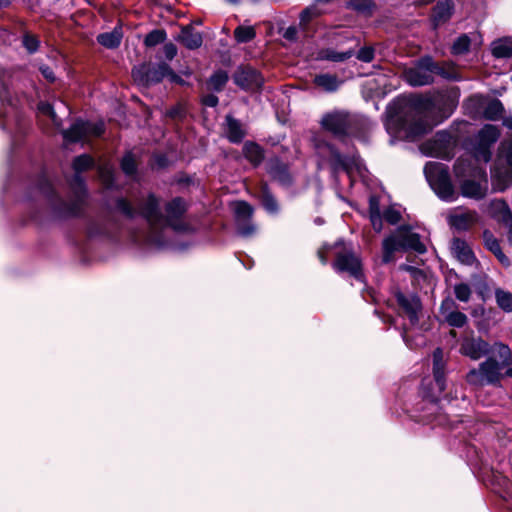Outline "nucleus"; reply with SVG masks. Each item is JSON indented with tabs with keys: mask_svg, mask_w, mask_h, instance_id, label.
Listing matches in <instances>:
<instances>
[{
	"mask_svg": "<svg viewBox=\"0 0 512 512\" xmlns=\"http://www.w3.org/2000/svg\"><path fill=\"white\" fill-rule=\"evenodd\" d=\"M116 208L128 218H133L138 214L142 215L150 225V232L146 236V242L159 248L167 245L163 238L166 227H171L177 232H183L188 229L187 224L182 220L186 211V204L181 198H175L167 203L166 216L161 214L159 201L152 194L138 208L133 207L124 198L117 200Z\"/></svg>",
	"mask_w": 512,
	"mask_h": 512,
	"instance_id": "1",
	"label": "nucleus"
},
{
	"mask_svg": "<svg viewBox=\"0 0 512 512\" xmlns=\"http://www.w3.org/2000/svg\"><path fill=\"white\" fill-rule=\"evenodd\" d=\"M431 112L430 100L422 101L414 107H407L399 102L394 103L387 111L386 130L397 138L414 140L442 122V119H431Z\"/></svg>",
	"mask_w": 512,
	"mask_h": 512,
	"instance_id": "2",
	"label": "nucleus"
},
{
	"mask_svg": "<svg viewBox=\"0 0 512 512\" xmlns=\"http://www.w3.org/2000/svg\"><path fill=\"white\" fill-rule=\"evenodd\" d=\"M454 174L460 182L464 197L480 200L488 191L486 171L475 165L470 158L460 157L454 165Z\"/></svg>",
	"mask_w": 512,
	"mask_h": 512,
	"instance_id": "3",
	"label": "nucleus"
},
{
	"mask_svg": "<svg viewBox=\"0 0 512 512\" xmlns=\"http://www.w3.org/2000/svg\"><path fill=\"white\" fill-rule=\"evenodd\" d=\"M315 148L323 159L329 161L334 171L344 170L350 178L355 173L360 177L364 176L366 168L358 155L353 154L349 157H343L332 145L324 141H317Z\"/></svg>",
	"mask_w": 512,
	"mask_h": 512,
	"instance_id": "4",
	"label": "nucleus"
},
{
	"mask_svg": "<svg viewBox=\"0 0 512 512\" xmlns=\"http://www.w3.org/2000/svg\"><path fill=\"white\" fill-rule=\"evenodd\" d=\"M424 173L430 187L444 201H454L457 193L451 182L448 167L438 162H428Z\"/></svg>",
	"mask_w": 512,
	"mask_h": 512,
	"instance_id": "5",
	"label": "nucleus"
},
{
	"mask_svg": "<svg viewBox=\"0 0 512 512\" xmlns=\"http://www.w3.org/2000/svg\"><path fill=\"white\" fill-rule=\"evenodd\" d=\"M503 366L492 357L481 362L478 368L471 369L466 375V381L472 386L482 387L484 385L499 386L504 378Z\"/></svg>",
	"mask_w": 512,
	"mask_h": 512,
	"instance_id": "6",
	"label": "nucleus"
},
{
	"mask_svg": "<svg viewBox=\"0 0 512 512\" xmlns=\"http://www.w3.org/2000/svg\"><path fill=\"white\" fill-rule=\"evenodd\" d=\"M444 74L443 69L437 66L430 57L420 59L413 67L405 69L404 78L411 86H424L434 81V75Z\"/></svg>",
	"mask_w": 512,
	"mask_h": 512,
	"instance_id": "7",
	"label": "nucleus"
},
{
	"mask_svg": "<svg viewBox=\"0 0 512 512\" xmlns=\"http://www.w3.org/2000/svg\"><path fill=\"white\" fill-rule=\"evenodd\" d=\"M132 74L134 79L143 85L156 84L164 78H168L172 83H183L182 79L172 71L170 66L163 62L147 68L134 69Z\"/></svg>",
	"mask_w": 512,
	"mask_h": 512,
	"instance_id": "8",
	"label": "nucleus"
},
{
	"mask_svg": "<svg viewBox=\"0 0 512 512\" xmlns=\"http://www.w3.org/2000/svg\"><path fill=\"white\" fill-rule=\"evenodd\" d=\"M457 139L448 131H439L433 139L425 142L421 146L423 153L442 159H449L453 156V149L456 146Z\"/></svg>",
	"mask_w": 512,
	"mask_h": 512,
	"instance_id": "9",
	"label": "nucleus"
},
{
	"mask_svg": "<svg viewBox=\"0 0 512 512\" xmlns=\"http://www.w3.org/2000/svg\"><path fill=\"white\" fill-rule=\"evenodd\" d=\"M354 119L346 111L334 110L325 113L320 121L321 127L336 137H342L351 131Z\"/></svg>",
	"mask_w": 512,
	"mask_h": 512,
	"instance_id": "10",
	"label": "nucleus"
},
{
	"mask_svg": "<svg viewBox=\"0 0 512 512\" xmlns=\"http://www.w3.org/2000/svg\"><path fill=\"white\" fill-rule=\"evenodd\" d=\"M104 132V123L76 121L68 130L64 131V138L69 142L84 141L90 137H99Z\"/></svg>",
	"mask_w": 512,
	"mask_h": 512,
	"instance_id": "11",
	"label": "nucleus"
},
{
	"mask_svg": "<svg viewBox=\"0 0 512 512\" xmlns=\"http://www.w3.org/2000/svg\"><path fill=\"white\" fill-rule=\"evenodd\" d=\"M237 233L242 237H250L256 233V226L251 222L253 207L245 201L233 204Z\"/></svg>",
	"mask_w": 512,
	"mask_h": 512,
	"instance_id": "12",
	"label": "nucleus"
},
{
	"mask_svg": "<svg viewBox=\"0 0 512 512\" xmlns=\"http://www.w3.org/2000/svg\"><path fill=\"white\" fill-rule=\"evenodd\" d=\"M333 267L339 273L346 272L356 280L364 282L361 260L353 252L345 251L343 253H338L336 260L333 263Z\"/></svg>",
	"mask_w": 512,
	"mask_h": 512,
	"instance_id": "13",
	"label": "nucleus"
},
{
	"mask_svg": "<svg viewBox=\"0 0 512 512\" xmlns=\"http://www.w3.org/2000/svg\"><path fill=\"white\" fill-rule=\"evenodd\" d=\"M491 345L480 337H465L460 346V353L472 360H478L490 352Z\"/></svg>",
	"mask_w": 512,
	"mask_h": 512,
	"instance_id": "14",
	"label": "nucleus"
},
{
	"mask_svg": "<svg viewBox=\"0 0 512 512\" xmlns=\"http://www.w3.org/2000/svg\"><path fill=\"white\" fill-rule=\"evenodd\" d=\"M233 80L243 90L254 91L261 87L262 76L251 67H240L236 70Z\"/></svg>",
	"mask_w": 512,
	"mask_h": 512,
	"instance_id": "15",
	"label": "nucleus"
},
{
	"mask_svg": "<svg viewBox=\"0 0 512 512\" xmlns=\"http://www.w3.org/2000/svg\"><path fill=\"white\" fill-rule=\"evenodd\" d=\"M440 313L445 322L451 327L462 328L468 322L467 316L458 310L456 302L451 298H445L442 301Z\"/></svg>",
	"mask_w": 512,
	"mask_h": 512,
	"instance_id": "16",
	"label": "nucleus"
},
{
	"mask_svg": "<svg viewBox=\"0 0 512 512\" xmlns=\"http://www.w3.org/2000/svg\"><path fill=\"white\" fill-rule=\"evenodd\" d=\"M477 221V213L471 210L457 209L450 213L448 216L449 225L458 231L469 229Z\"/></svg>",
	"mask_w": 512,
	"mask_h": 512,
	"instance_id": "17",
	"label": "nucleus"
},
{
	"mask_svg": "<svg viewBox=\"0 0 512 512\" xmlns=\"http://www.w3.org/2000/svg\"><path fill=\"white\" fill-rule=\"evenodd\" d=\"M397 235L400 242L403 244V250H414L417 253H425L426 247L421 242L420 236L411 231L407 226H401L397 229Z\"/></svg>",
	"mask_w": 512,
	"mask_h": 512,
	"instance_id": "18",
	"label": "nucleus"
},
{
	"mask_svg": "<svg viewBox=\"0 0 512 512\" xmlns=\"http://www.w3.org/2000/svg\"><path fill=\"white\" fill-rule=\"evenodd\" d=\"M489 214L496 220L504 223L512 230V212L508 204L502 199H494L488 206Z\"/></svg>",
	"mask_w": 512,
	"mask_h": 512,
	"instance_id": "19",
	"label": "nucleus"
},
{
	"mask_svg": "<svg viewBox=\"0 0 512 512\" xmlns=\"http://www.w3.org/2000/svg\"><path fill=\"white\" fill-rule=\"evenodd\" d=\"M176 40L182 43L187 49L194 50L201 47L203 43L202 34L188 25L181 29Z\"/></svg>",
	"mask_w": 512,
	"mask_h": 512,
	"instance_id": "20",
	"label": "nucleus"
},
{
	"mask_svg": "<svg viewBox=\"0 0 512 512\" xmlns=\"http://www.w3.org/2000/svg\"><path fill=\"white\" fill-rule=\"evenodd\" d=\"M396 299L398 304L403 308V310L407 313L410 321L415 323L418 320L417 313L421 308L420 300L417 296H405L402 293L396 294Z\"/></svg>",
	"mask_w": 512,
	"mask_h": 512,
	"instance_id": "21",
	"label": "nucleus"
},
{
	"mask_svg": "<svg viewBox=\"0 0 512 512\" xmlns=\"http://www.w3.org/2000/svg\"><path fill=\"white\" fill-rule=\"evenodd\" d=\"M433 376L439 392H443L445 389V362L441 348H437L433 352Z\"/></svg>",
	"mask_w": 512,
	"mask_h": 512,
	"instance_id": "22",
	"label": "nucleus"
},
{
	"mask_svg": "<svg viewBox=\"0 0 512 512\" xmlns=\"http://www.w3.org/2000/svg\"><path fill=\"white\" fill-rule=\"evenodd\" d=\"M452 253L453 255L465 265H473L475 262V256L468 246V244L459 238H455L452 242Z\"/></svg>",
	"mask_w": 512,
	"mask_h": 512,
	"instance_id": "23",
	"label": "nucleus"
},
{
	"mask_svg": "<svg viewBox=\"0 0 512 512\" xmlns=\"http://www.w3.org/2000/svg\"><path fill=\"white\" fill-rule=\"evenodd\" d=\"M382 249V261L384 263L391 262L394 258V253L396 251L403 250V244L398 238L397 231L383 240Z\"/></svg>",
	"mask_w": 512,
	"mask_h": 512,
	"instance_id": "24",
	"label": "nucleus"
},
{
	"mask_svg": "<svg viewBox=\"0 0 512 512\" xmlns=\"http://www.w3.org/2000/svg\"><path fill=\"white\" fill-rule=\"evenodd\" d=\"M268 172L274 179L283 185H289L291 183V176L289 174L288 167L278 159L270 160L268 164Z\"/></svg>",
	"mask_w": 512,
	"mask_h": 512,
	"instance_id": "25",
	"label": "nucleus"
},
{
	"mask_svg": "<svg viewBox=\"0 0 512 512\" xmlns=\"http://www.w3.org/2000/svg\"><path fill=\"white\" fill-rule=\"evenodd\" d=\"M453 3L452 1L446 0L437 3L433 9L432 20L434 26L437 27L442 23H445L452 15Z\"/></svg>",
	"mask_w": 512,
	"mask_h": 512,
	"instance_id": "26",
	"label": "nucleus"
},
{
	"mask_svg": "<svg viewBox=\"0 0 512 512\" xmlns=\"http://www.w3.org/2000/svg\"><path fill=\"white\" fill-rule=\"evenodd\" d=\"M242 151L244 157L255 167L259 166L264 159V151L257 143L246 142Z\"/></svg>",
	"mask_w": 512,
	"mask_h": 512,
	"instance_id": "27",
	"label": "nucleus"
},
{
	"mask_svg": "<svg viewBox=\"0 0 512 512\" xmlns=\"http://www.w3.org/2000/svg\"><path fill=\"white\" fill-rule=\"evenodd\" d=\"M122 37L123 34L121 28L116 27L110 32L99 34L97 36V41L106 48L114 49L120 45Z\"/></svg>",
	"mask_w": 512,
	"mask_h": 512,
	"instance_id": "28",
	"label": "nucleus"
},
{
	"mask_svg": "<svg viewBox=\"0 0 512 512\" xmlns=\"http://www.w3.org/2000/svg\"><path fill=\"white\" fill-rule=\"evenodd\" d=\"M483 237L486 247L497 257L501 264L504 266H509L510 261L508 257L502 252L498 240L489 231H485Z\"/></svg>",
	"mask_w": 512,
	"mask_h": 512,
	"instance_id": "29",
	"label": "nucleus"
},
{
	"mask_svg": "<svg viewBox=\"0 0 512 512\" xmlns=\"http://www.w3.org/2000/svg\"><path fill=\"white\" fill-rule=\"evenodd\" d=\"M226 134L233 143H239L245 136L241 123L229 115L226 117Z\"/></svg>",
	"mask_w": 512,
	"mask_h": 512,
	"instance_id": "30",
	"label": "nucleus"
},
{
	"mask_svg": "<svg viewBox=\"0 0 512 512\" xmlns=\"http://www.w3.org/2000/svg\"><path fill=\"white\" fill-rule=\"evenodd\" d=\"M333 0H315V3L305 8L300 15V24L306 25L311 19L320 16L325 12L321 5L331 3Z\"/></svg>",
	"mask_w": 512,
	"mask_h": 512,
	"instance_id": "31",
	"label": "nucleus"
},
{
	"mask_svg": "<svg viewBox=\"0 0 512 512\" xmlns=\"http://www.w3.org/2000/svg\"><path fill=\"white\" fill-rule=\"evenodd\" d=\"M314 83L327 92H334L339 88L341 81L335 75L321 74L315 77Z\"/></svg>",
	"mask_w": 512,
	"mask_h": 512,
	"instance_id": "32",
	"label": "nucleus"
},
{
	"mask_svg": "<svg viewBox=\"0 0 512 512\" xmlns=\"http://www.w3.org/2000/svg\"><path fill=\"white\" fill-rule=\"evenodd\" d=\"M490 351H493L499 357V363L501 364V366L509 367L512 365V353L510 348L506 344L502 342H495L491 346Z\"/></svg>",
	"mask_w": 512,
	"mask_h": 512,
	"instance_id": "33",
	"label": "nucleus"
},
{
	"mask_svg": "<svg viewBox=\"0 0 512 512\" xmlns=\"http://www.w3.org/2000/svg\"><path fill=\"white\" fill-rule=\"evenodd\" d=\"M353 56V51L348 50L345 52H337L334 49L328 48V49H322L318 53V58L320 60H328L333 62H342L345 61Z\"/></svg>",
	"mask_w": 512,
	"mask_h": 512,
	"instance_id": "34",
	"label": "nucleus"
},
{
	"mask_svg": "<svg viewBox=\"0 0 512 512\" xmlns=\"http://www.w3.org/2000/svg\"><path fill=\"white\" fill-rule=\"evenodd\" d=\"M492 54L496 58H508L512 56V42L508 39H500L492 44Z\"/></svg>",
	"mask_w": 512,
	"mask_h": 512,
	"instance_id": "35",
	"label": "nucleus"
},
{
	"mask_svg": "<svg viewBox=\"0 0 512 512\" xmlns=\"http://www.w3.org/2000/svg\"><path fill=\"white\" fill-rule=\"evenodd\" d=\"M480 144L490 146L498 140L499 131L493 125H485L478 134Z\"/></svg>",
	"mask_w": 512,
	"mask_h": 512,
	"instance_id": "36",
	"label": "nucleus"
},
{
	"mask_svg": "<svg viewBox=\"0 0 512 512\" xmlns=\"http://www.w3.org/2000/svg\"><path fill=\"white\" fill-rule=\"evenodd\" d=\"M496 303L505 312H512V293L501 288L495 289Z\"/></svg>",
	"mask_w": 512,
	"mask_h": 512,
	"instance_id": "37",
	"label": "nucleus"
},
{
	"mask_svg": "<svg viewBox=\"0 0 512 512\" xmlns=\"http://www.w3.org/2000/svg\"><path fill=\"white\" fill-rule=\"evenodd\" d=\"M255 36L256 31L253 26L240 25L234 30V37L238 43L250 42Z\"/></svg>",
	"mask_w": 512,
	"mask_h": 512,
	"instance_id": "38",
	"label": "nucleus"
},
{
	"mask_svg": "<svg viewBox=\"0 0 512 512\" xmlns=\"http://www.w3.org/2000/svg\"><path fill=\"white\" fill-rule=\"evenodd\" d=\"M503 112L504 107L502 103L499 100L494 99L485 107L484 116L489 120H498L502 117Z\"/></svg>",
	"mask_w": 512,
	"mask_h": 512,
	"instance_id": "39",
	"label": "nucleus"
},
{
	"mask_svg": "<svg viewBox=\"0 0 512 512\" xmlns=\"http://www.w3.org/2000/svg\"><path fill=\"white\" fill-rule=\"evenodd\" d=\"M505 161L507 164V170L504 173V183L497 184V189L500 191H503L504 189L507 188V186L512 184V143L509 145L506 151Z\"/></svg>",
	"mask_w": 512,
	"mask_h": 512,
	"instance_id": "40",
	"label": "nucleus"
},
{
	"mask_svg": "<svg viewBox=\"0 0 512 512\" xmlns=\"http://www.w3.org/2000/svg\"><path fill=\"white\" fill-rule=\"evenodd\" d=\"M348 7L358 13L370 15L374 7L372 0H351Z\"/></svg>",
	"mask_w": 512,
	"mask_h": 512,
	"instance_id": "41",
	"label": "nucleus"
},
{
	"mask_svg": "<svg viewBox=\"0 0 512 512\" xmlns=\"http://www.w3.org/2000/svg\"><path fill=\"white\" fill-rule=\"evenodd\" d=\"M228 74L226 71L218 70L209 79L210 87L215 91H221L228 81Z\"/></svg>",
	"mask_w": 512,
	"mask_h": 512,
	"instance_id": "42",
	"label": "nucleus"
},
{
	"mask_svg": "<svg viewBox=\"0 0 512 512\" xmlns=\"http://www.w3.org/2000/svg\"><path fill=\"white\" fill-rule=\"evenodd\" d=\"M262 205L268 213L275 214L278 212V203L273 195L268 191L267 187L262 188Z\"/></svg>",
	"mask_w": 512,
	"mask_h": 512,
	"instance_id": "43",
	"label": "nucleus"
},
{
	"mask_svg": "<svg viewBox=\"0 0 512 512\" xmlns=\"http://www.w3.org/2000/svg\"><path fill=\"white\" fill-rule=\"evenodd\" d=\"M75 181L78 183V185L80 187L81 194L78 195L77 200L65 210L66 214L73 215V216L78 215L80 213L81 208H82V203L84 200V188H83L82 180L80 179L79 175H76Z\"/></svg>",
	"mask_w": 512,
	"mask_h": 512,
	"instance_id": "44",
	"label": "nucleus"
},
{
	"mask_svg": "<svg viewBox=\"0 0 512 512\" xmlns=\"http://www.w3.org/2000/svg\"><path fill=\"white\" fill-rule=\"evenodd\" d=\"M471 40L468 35L459 36L452 46V53L455 55L466 53L469 50Z\"/></svg>",
	"mask_w": 512,
	"mask_h": 512,
	"instance_id": "45",
	"label": "nucleus"
},
{
	"mask_svg": "<svg viewBox=\"0 0 512 512\" xmlns=\"http://www.w3.org/2000/svg\"><path fill=\"white\" fill-rule=\"evenodd\" d=\"M454 294L457 300L468 302L472 295L471 287L466 283H458L454 285Z\"/></svg>",
	"mask_w": 512,
	"mask_h": 512,
	"instance_id": "46",
	"label": "nucleus"
},
{
	"mask_svg": "<svg viewBox=\"0 0 512 512\" xmlns=\"http://www.w3.org/2000/svg\"><path fill=\"white\" fill-rule=\"evenodd\" d=\"M166 40V32L164 30H153L145 37L144 43L148 47L156 46Z\"/></svg>",
	"mask_w": 512,
	"mask_h": 512,
	"instance_id": "47",
	"label": "nucleus"
},
{
	"mask_svg": "<svg viewBox=\"0 0 512 512\" xmlns=\"http://www.w3.org/2000/svg\"><path fill=\"white\" fill-rule=\"evenodd\" d=\"M93 159L87 154L80 155L73 161V168L77 173L85 171L93 166Z\"/></svg>",
	"mask_w": 512,
	"mask_h": 512,
	"instance_id": "48",
	"label": "nucleus"
},
{
	"mask_svg": "<svg viewBox=\"0 0 512 512\" xmlns=\"http://www.w3.org/2000/svg\"><path fill=\"white\" fill-rule=\"evenodd\" d=\"M121 169L122 171L128 175H134L136 172V161L131 152L125 154L121 160Z\"/></svg>",
	"mask_w": 512,
	"mask_h": 512,
	"instance_id": "49",
	"label": "nucleus"
},
{
	"mask_svg": "<svg viewBox=\"0 0 512 512\" xmlns=\"http://www.w3.org/2000/svg\"><path fill=\"white\" fill-rule=\"evenodd\" d=\"M490 146L480 144L474 153V158L476 162L487 163L491 159V151L489 149Z\"/></svg>",
	"mask_w": 512,
	"mask_h": 512,
	"instance_id": "50",
	"label": "nucleus"
},
{
	"mask_svg": "<svg viewBox=\"0 0 512 512\" xmlns=\"http://www.w3.org/2000/svg\"><path fill=\"white\" fill-rule=\"evenodd\" d=\"M38 110L42 114L49 116L55 125L60 126V122L58 121L54 108L50 103L40 102L38 105Z\"/></svg>",
	"mask_w": 512,
	"mask_h": 512,
	"instance_id": "51",
	"label": "nucleus"
},
{
	"mask_svg": "<svg viewBox=\"0 0 512 512\" xmlns=\"http://www.w3.org/2000/svg\"><path fill=\"white\" fill-rule=\"evenodd\" d=\"M357 59L369 63L374 59V48L371 46L362 47L357 53Z\"/></svg>",
	"mask_w": 512,
	"mask_h": 512,
	"instance_id": "52",
	"label": "nucleus"
},
{
	"mask_svg": "<svg viewBox=\"0 0 512 512\" xmlns=\"http://www.w3.org/2000/svg\"><path fill=\"white\" fill-rule=\"evenodd\" d=\"M384 219L388 223L395 225L400 221L401 214H400L399 210H397L395 207H389L384 212Z\"/></svg>",
	"mask_w": 512,
	"mask_h": 512,
	"instance_id": "53",
	"label": "nucleus"
},
{
	"mask_svg": "<svg viewBox=\"0 0 512 512\" xmlns=\"http://www.w3.org/2000/svg\"><path fill=\"white\" fill-rule=\"evenodd\" d=\"M23 45L24 47L27 49L28 52L30 53H33L35 52L37 49H38V46H39V41L38 39L33 36V35H29V34H26L24 37H23Z\"/></svg>",
	"mask_w": 512,
	"mask_h": 512,
	"instance_id": "54",
	"label": "nucleus"
},
{
	"mask_svg": "<svg viewBox=\"0 0 512 512\" xmlns=\"http://www.w3.org/2000/svg\"><path fill=\"white\" fill-rule=\"evenodd\" d=\"M163 52L168 60H172L177 55V47L173 43H167L163 47Z\"/></svg>",
	"mask_w": 512,
	"mask_h": 512,
	"instance_id": "55",
	"label": "nucleus"
},
{
	"mask_svg": "<svg viewBox=\"0 0 512 512\" xmlns=\"http://www.w3.org/2000/svg\"><path fill=\"white\" fill-rule=\"evenodd\" d=\"M371 224L376 232H380L382 230V219L381 214H370Z\"/></svg>",
	"mask_w": 512,
	"mask_h": 512,
	"instance_id": "56",
	"label": "nucleus"
},
{
	"mask_svg": "<svg viewBox=\"0 0 512 512\" xmlns=\"http://www.w3.org/2000/svg\"><path fill=\"white\" fill-rule=\"evenodd\" d=\"M380 214L379 200L377 197H370L369 199V213L370 214Z\"/></svg>",
	"mask_w": 512,
	"mask_h": 512,
	"instance_id": "57",
	"label": "nucleus"
},
{
	"mask_svg": "<svg viewBox=\"0 0 512 512\" xmlns=\"http://www.w3.org/2000/svg\"><path fill=\"white\" fill-rule=\"evenodd\" d=\"M167 115L171 118H181L184 115V109L178 105L167 111Z\"/></svg>",
	"mask_w": 512,
	"mask_h": 512,
	"instance_id": "58",
	"label": "nucleus"
},
{
	"mask_svg": "<svg viewBox=\"0 0 512 512\" xmlns=\"http://www.w3.org/2000/svg\"><path fill=\"white\" fill-rule=\"evenodd\" d=\"M283 37L289 41H294L296 40V37H297V28L294 27V26H290L288 27L284 33H283Z\"/></svg>",
	"mask_w": 512,
	"mask_h": 512,
	"instance_id": "59",
	"label": "nucleus"
},
{
	"mask_svg": "<svg viewBox=\"0 0 512 512\" xmlns=\"http://www.w3.org/2000/svg\"><path fill=\"white\" fill-rule=\"evenodd\" d=\"M203 103L206 106L215 107L218 104V97L213 94L206 95L203 98Z\"/></svg>",
	"mask_w": 512,
	"mask_h": 512,
	"instance_id": "60",
	"label": "nucleus"
},
{
	"mask_svg": "<svg viewBox=\"0 0 512 512\" xmlns=\"http://www.w3.org/2000/svg\"><path fill=\"white\" fill-rule=\"evenodd\" d=\"M41 72H42L43 76L46 79H48L49 81H54L55 80L54 73H53V71L49 67L41 68Z\"/></svg>",
	"mask_w": 512,
	"mask_h": 512,
	"instance_id": "61",
	"label": "nucleus"
},
{
	"mask_svg": "<svg viewBox=\"0 0 512 512\" xmlns=\"http://www.w3.org/2000/svg\"><path fill=\"white\" fill-rule=\"evenodd\" d=\"M102 177L107 185H111L113 181V175L110 170H104L102 171Z\"/></svg>",
	"mask_w": 512,
	"mask_h": 512,
	"instance_id": "62",
	"label": "nucleus"
},
{
	"mask_svg": "<svg viewBox=\"0 0 512 512\" xmlns=\"http://www.w3.org/2000/svg\"><path fill=\"white\" fill-rule=\"evenodd\" d=\"M504 125L507 126L509 129H512V119H504L503 121Z\"/></svg>",
	"mask_w": 512,
	"mask_h": 512,
	"instance_id": "63",
	"label": "nucleus"
},
{
	"mask_svg": "<svg viewBox=\"0 0 512 512\" xmlns=\"http://www.w3.org/2000/svg\"><path fill=\"white\" fill-rule=\"evenodd\" d=\"M504 376H508V377H511L512 378V368L509 367L505 373H504Z\"/></svg>",
	"mask_w": 512,
	"mask_h": 512,
	"instance_id": "64",
	"label": "nucleus"
}]
</instances>
